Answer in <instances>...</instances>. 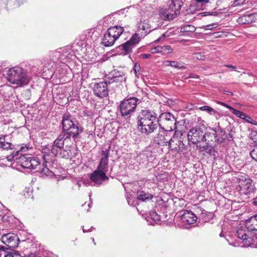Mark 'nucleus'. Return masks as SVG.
Listing matches in <instances>:
<instances>
[{"mask_svg":"<svg viewBox=\"0 0 257 257\" xmlns=\"http://www.w3.org/2000/svg\"><path fill=\"white\" fill-rule=\"evenodd\" d=\"M63 133L61 134L50 147H45L42 149L43 158L46 163L53 161L64 148V142L70 138L74 140L78 138L83 131V127L68 113H65L62 121Z\"/></svg>","mask_w":257,"mask_h":257,"instance_id":"1","label":"nucleus"},{"mask_svg":"<svg viewBox=\"0 0 257 257\" xmlns=\"http://www.w3.org/2000/svg\"><path fill=\"white\" fill-rule=\"evenodd\" d=\"M137 28L138 34L133 35L128 41L121 45L124 54L132 52L133 48L139 43L141 38L154 30L150 26L147 20L140 21L137 24Z\"/></svg>","mask_w":257,"mask_h":257,"instance_id":"2","label":"nucleus"},{"mask_svg":"<svg viewBox=\"0 0 257 257\" xmlns=\"http://www.w3.org/2000/svg\"><path fill=\"white\" fill-rule=\"evenodd\" d=\"M30 78L26 69L22 67H13L10 69L8 73V81L12 84L20 86L27 85L30 82Z\"/></svg>","mask_w":257,"mask_h":257,"instance_id":"3","label":"nucleus"},{"mask_svg":"<svg viewBox=\"0 0 257 257\" xmlns=\"http://www.w3.org/2000/svg\"><path fill=\"white\" fill-rule=\"evenodd\" d=\"M237 182L238 185L236 190L240 195L250 197L254 194L255 188L250 178L246 176L240 175L238 176Z\"/></svg>","mask_w":257,"mask_h":257,"instance_id":"4","label":"nucleus"},{"mask_svg":"<svg viewBox=\"0 0 257 257\" xmlns=\"http://www.w3.org/2000/svg\"><path fill=\"white\" fill-rule=\"evenodd\" d=\"M124 32V28L121 26H115L109 28L104 35L102 44L105 47L112 46Z\"/></svg>","mask_w":257,"mask_h":257,"instance_id":"5","label":"nucleus"},{"mask_svg":"<svg viewBox=\"0 0 257 257\" xmlns=\"http://www.w3.org/2000/svg\"><path fill=\"white\" fill-rule=\"evenodd\" d=\"M51 59L47 61L45 64V67L48 70H50L51 74V76H53L55 74L57 76V73L59 72L57 65H59V62L63 63L65 59V56L61 54L59 51H54L51 53Z\"/></svg>","mask_w":257,"mask_h":257,"instance_id":"6","label":"nucleus"},{"mask_svg":"<svg viewBox=\"0 0 257 257\" xmlns=\"http://www.w3.org/2000/svg\"><path fill=\"white\" fill-rule=\"evenodd\" d=\"M51 59L47 61L45 64V67L48 70H50L51 74V76H53L55 74L57 76V73L59 72L57 65H59V62L63 63L65 59V56L61 54L59 51H54L51 53Z\"/></svg>","mask_w":257,"mask_h":257,"instance_id":"7","label":"nucleus"},{"mask_svg":"<svg viewBox=\"0 0 257 257\" xmlns=\"http://www.w3.org/2000/svg\"><path fill=\"white\" fill-rule=\"evenodd\" d=\"M139 99L135 97H132L125 99L121 101L119 105V109L122 116L130 117L135 112Z\"/></svg>","mask_w":257,"mask_h":257,"instance_id":"8","label":"nucleus"},{"mask_svg":"<svg viewBox=\"0 0 257 257\" xmlns=\"http://www.w3.org/2000/svg\"><path fill=\"white\" fill-rule=\"evenodd\" d=\"M176 119L170 112L162 113L159 119V125L165 132H171L176 130Z\"/></svg>","mask_w":257,"mask_h":257,"instance_id":"9","label":"nucleus"},{"mask_svg":"<svg viewBox=\"0 0 257 257\" xmlns=\"http://www.w3.org/2000/svg\"><path fill=\"white\" fill-rule=\"evenodd\" d=\"M183 134L181 132L175 130L174 135L169 139L168 146L170 150L175 153H180L186 150L185 145L183 143Z\"/></svg>","mask_w":257,"mask_h":257,"instance_id":"10","label":"nucleus"},{"mask_svg":"<svg viewBox=\"0 0 257 257\" xmlns=\"http://www.w3.org/2000/svg\"><path fill=\"white\" fill-rule=\"evenodd\" d=\"M19 163L23 168L35 170L36 172H39L42 167L39 159L30 154L21 155Z\"/></svg>","mask_w":257,"mask_h":257,"instance_id":"11","label":"nucleus"},{"mask_svg":"<svg viewBox=\"0 0 257 257\" xmlns=\"http://www.w3.org/2000/svg\"><path fill=\"white\" fill-rule=\"evenodd\" d=\"M181 6L177 2L171 1L169 8L167 10H160V17L165 20H172L180 12Z\"/></svg>","mask_w":257,"mask_h":257,"instance_id":"12","label":"nucleus"},{"mask_svg":"<svg viewBox=\"0 0 257 257\" xmlns=\"http://www.w3.org/2000/svg\"><path fill=\"white\" fill-rule=\"evenodd\" d=\"M105 80L109 84L115 83L117 86L120 83L125 82L126 79V73L122 69H115L106 75L105 77Z\"/></svg>","mask_w":257,"mask_h":257,"instance_id":"13","label":"nucleus"},{"mask_svg":"<svg viewBox=\"0 0 257 257\" xmlns=\"http://www.w3.org/2000/svg\"><path fill=\"white\" fill-rule=\"evenodd\" d=\"M204 132L201 126L196 125L192 127L188 132L187 138L189 142L197 144L203 141Z\"/></svg>","mask_w":257,"mask_h":257,"instance_id":"14","label":"nucleus"},{"mask_svg":"<svg viewBox=\"0 0 257 257\" xmlns=\"http://www.w3.org/2000/svg\"><path fill=\"white\" fill-rule=\"evenodd\" d=\"M180 215V221L181 226L185 228L189 229L196 223L197 217L194 213L190 210H184Z\"/></svg>","mask_w":257,"mask_h":257,"instance_id":"15","label":"nucleus"},{"mask_svg":"<svg viewBox=\"0 0 257 257\" xmlns=\"http://www.w3.org/2000/svg\"><path fill=\"white\" fill-rule=\"evenodd\" d=\"M159 125V119L158 117L152 119V120H148L143 123H139L138 124V128L140 130L143 134H150L153 133L156 130Z\"/></svg>","mask_w":257,"mask_h":257,"instance_id":"16","label":"nucleus"},{"mask_svg":"<svg viewBox=\"0 0 257 257\" xmlns=\"http://www.w3.org/2000/svg\"><path fill=\"white\" fill-rule=\"evenodd\" d=\"M1 239L2 242L9 248L17 247L20 242L19 238L17 234L12 232L3 234Z\"/></svg>","mask_w":257,"mask_h":257,"instance_id":"17","label":"nucleus"},{"mask_svg":"<svg viewBox=\"0 0 257 257\" xmlns=\"http://www.w3.org/2000/svg\"><path fill=\"white\" fill-rule=\"evenodd\" d=\"M108 82L104 81L95 83L92 86L95 95L100 98H103L108 95Z\"/></svg>","mask_w":257,"mask_h":257,"instance_id":"18","label":"nucleus"},{"mask_svg":"<svg viewBox=\"0 0 257 257\" xmlns=\"http://www.w3.org/2000/svg\"><path fill=\"white\" fill-rule=\"evenodd\" d=\"M245 229H246L245 224H244V226H241L238 227L236 232L237 235L239 238L242 240L244 245L249 246L253 242H255V238L253 236H249V234L247 233L249 232H248L247 230H246Z\"/></svg>","mask_w":257,"mask_h":257,"instance_id":"19","label":"nucleus"},{"mask_svg":"<svg viewBox=\"0 0 257 257\" xmlns=\"http://www.w3.org/2000/svg\"><path fill=\"white\" fill-rule=\"evenodd\" d=\"M245 227L250 235L257 240V215L250 217L245 221Z\"/></svg>","mask_w":257,"mask_h":257,"instance_id":"20","label":"nucleus"},{"mask_svg":"<svg viewBox=\"0 0 257 257\" xmlns=\"http://www.w3.org/2000/svg\"><path fill=\"white\" fill-rule=\"evenodd\" d=\"M157 117V114L152 110L145 109L141 110L137 117L138 124L148 120H152Z\"/></svg>","mask_w":257,"mask_h":257,"instance_id":"21","label":"nucleus"},{"mask_svg":"<svg viewBox=\"0 0 257 257\" xmlns=\"http://www.w3.org/2000/svg\"><path fill=\"white\" fill-rule=\"evenodd\" d=\"M89 178L91 181L94 183V185H100L104 181L108 179L106 174L96 170L90 175Z\"/></svg>","mask_w":257,"mask_h":257,"instance_id":"22","label":"nucleus"},{"mask_svg":"<svg viewBox=\"0 0 257 257\" xmlns=\"http://www.w3.org/2000/svg\"><path fill=\"white\" fill-rule=\"evenodd\" d=\"M211 132H207L204 134L203 142H207L209 144L211 142H217L220 143L222 141L217 137V131L213 128H210Z\"/></svg>","mask_w":257,"mask_h":257,"instance_id":"23","label":"nucleus"},{"mask_svg":"<svg viewBox=\"0 0 257 257\" xmlns=\"http://www.w3.org/2000/svg\"><path fill=\"white\" fill-rule=\"evenodd\" d=\"M169 141V136L165 135V131L160 132L154 139L155 143L162 146H167Z\"/></svg>","mask_w":257,"mask_h":257,"instance_id":"24","label":"nucleus"},{"mask_svg":"<svg viewBox=\"0 0 257 257\" xmlns=\"http://www.w3.org/2000/svg\"><path fill=\"white\" fill-rule=\"evenodd\" d=\"M257 14H249L244 15L237 19V22L239 24H246L255 22L256 20Z\"/></svg>","mask_w":257,"mask_h":257,"instance_id":"25","label":"nucleus"},{"mask_svg":"<svg viewBox=\"0 0 257 257\" xmlns=\"http://www.w3.org/2000/svg\"><path fill=\"white\" fill-rule=\"evenodd\" d=\"M199 109L201 111H206L210 115L214 116L217 120L219 119L221 116L220 113L208 105L201 106L199 107Z\"/></svg>","mask_w":257,"mask_h":257,"instance_id":"26","label":"nucleus"},{"mask_svg":"<svg viewBox=\"0 0 257 257\" xmlns=\"http://www.w3.org/2000/svg\"><path fill=\"white\" fill-rule=\"evenodd\" d=\"M138 199L142 201H148L151 200L154 195L145 190H140L137 193Z\"/></svg>","mask_w":257,"mask_h":257,"instance_id":"27","label":"nucleus"},{"mask_svg":"<svg viewBox=\"0 0 257 257\" xmlns=\"http://www.w3.org/2000/svg\"><path fill=\"white\" fill-rule=\"evenodd\" d=\"M61 157L65 159H70L75 156V154L73 149H71L70 147L66 146L63 148L59 153Z\"/></svg>","mask_w":257,"mask_h":257,"instance_id":"28","label":"nucleus"},{"mask_svg":"<svg viewBox=\"0 0 257 257\" xmlns=\"http://www.w3.org/2000/svg\"><path fill=\"white\" fill-rule=\"evenodd\" d=\"M163 65L166 67L171 66L179 69H185L186 68V67L184 66L183 63L176 61H165L163 62Z\"/></svg>","mask_w":257,"mask_h":257,"instance_id":"29","label":"nucleus"},{"mask_svg":"<svg viewBox=\"0 0 257 257\" xmlns=\"http://www.w3.org/2000/svg\"><path fill=\"white\" fill-rule=\"evenodd\" d=\"M196 31L195 26L192 25H185L180 28V32L184 35H188V33H193Z\"/></svg>","mask_w":257,"mask_h":257,"instance_id":"30","label":"nucleus"},{"mask_svg":"<svg viewBox=\"0 0 257 257\" xmlns=\"http://www.w3.org/2000/svg\"><path fill=\"white\" fill-rule=\"evenodd\" d=\"M97 171L104 173L106 174L108 170V161L105 160H100V162L97 166Z\"/></svg>","mask_w":257,"mask_h":257,"instance_id":"31","label":"nucleus"},{"mask_svg":"<svg viewBox=\"0 0 257 257\" xmlns=\"http://www.w3.org/2000/svg\"><path fill=\"white\" fill-rule=\"evenodd\" d=\"M147 220L149 219L152 220L156 223H159L161 221V218L160 215L154 211H151L150 212L149 215L148 216Z\"/></svg>","mask_w":257,"mask_h":257,"instance_id":"32","label":"nucleus"},{"mask_svg":"<svg viewBox=\"0 0 257 257\" xmlns=\"http://www.w3.org/2000/svg\"><path fill=\"white\" fill-rule=\"evenodd\" d=\"M200 148L201 151H205L211 156H215V150L213 147L207 144L205 146H200Z\"/></svg>","mask_w":257,"mask_h":257,"instance_id":"33","label":"nucleus"},{"mask_svg":"<svg viewBox=\"0 0 257 257\" xmlns=\"http://www.w3.org/2000/svg\"><path fill=\"white\" fill-rule=\"evenodd\" d=\"M12 144L9 142H5V138H0V149L3 150L12 149Z\"/></svg>","mask_w":257,"mask_h":257,"instance_id":"34","label":"nucleus"},{"mask_svg":"<svg viewBox=\"0 0 257 257\" xmlns=\"http://www.w3.org/2000/svg\"><path fill=\"white\" fill-rule=\"evenodd\" d=\"M44 162L45 163V166H44V164H43V168L39 170L40 171V174L42 176H51L52 174V172L48 169V168L46 166V164L47 163H46L44 161Z\"/></svg>","mask_w":257,"mask_h":257,"instance_id":"35","label":"nucleus"},{"mask_svg":"<svg viewBox=\"0 0 257 257\" xmlns=\"http://www.w3.org/2000/svg\"><path fill=\"white\" fill-rule=\"evenodd\" d=\"M27 71V74L30 76V80H31L33 76H35L38 74V68L36 66H32Z\"/></svg>","mask_w":257,"mask_h":257,"instance_id":"36","label":"nucleus"},{"mask_svg":"<svg viewBox=\"0 0 257 257\" xmlns=\"http://www.w3.org/2000/svg\"><path fill=\"white\" fill-rule=\"evenodd\" d=\"M173 50V49L172 48L171 46L165 45L162 46V49H161V54L162 55L169 54L171 53Z\"/></svg>","mask_w":257,"mask_h":257,"instance_id":"37","label":"nucleus"},{"mask_svg":"<svg viewBox=\"0 0 257 257\" xmlns=\"http://www.w3.org/2000/svg\"><path fill=\"white\" fill-rule=\"evenodd\" d=\"M8 249L5 246H1V256L2 257H15L13 255L12 251H8L6 250Z\"/></svg>","mask_w":257,"mask_h":257,"instance_id":"38","label":"nucleus"},{"mask_svg":"<svg viewBox=\"0 0 257 257\" xmlns=\"http://www.w3.org/2000/svg\"><path fill=\"white\" fill-rule=\"evenodd\" d=\"M127 200L130 205L136 206L138 205V201L139 200L138 199V196L136 198L131 196L127 199Z\"/></svg>","mask_w":257,"mask_h":257,"instance_id":"39","label":"nucleus"},{"mask_svg":"<svg viewBox=\"0 0 257 257\" xmlns=\"http://www.w3.org/2000/svg\"><path fill=\"white\" fill-rule=\"evenodd\" d=\"M195 2L198 6L200 5L201 9L203 10L205 9L206 4L209 3V0H195Z\"/></svg>","mask_w":257,"mask_h":257,"instance_id":"40","label":"nucleus"},{"mask_svg":"<svg viewBox=\"0 0 257 257\" xmlns=\"http://www.w3.org/2000/svg\"><path fill=\"white\" fill-rule=\"evenodd\" d=\"M102 157L100 160H108V157L109 155V150L105 149L101 151Z\"/></svg>","mask_w":257,"mask_h":257,"instance_id":"41","label":"nucleus"},{"mask_svg":"<svg viewBox=\"0 0 257 257\" xmlns=\"http://www.w3.org/2000/svg\"><path fill=\"white\" fill-rule=\"evenodd\" d=\"M252 159L257 162V145L254 146V148L250 153Z\"/></svg>","mask_w":257,"mask_h":257,"instance_id":"42","label":"nucleus"},{"mask_svg":"<svg viewBox=\"0 0 257 257\" xmlns=\"http://www.w3.org/2000/svg\"><path fill=\"white\" fill-rule=\"evenodd\" d=\"M162 49L161 46H157L150 48V52L152 53H160L161 49Z\"/></svg>","mask_w":257,"mask_h":257,"instance_id":"43","label":"nucleus"},{"mask_svg":"<svg viewBox=\"0 0 257 257\" xmlns=\"http://www.w3.org/2000/svg\"><path fill=\"white\" fill-rule=\"evenodd\" d=\"M217 26V24L216 23L207 25L202 26V28L205 30H211L213 28H216Z\"/></svg>","mask_w":257,"mask_h":257,"instance_id":"44","label":"nucleus"},{"mask_svg":"<svg viewBox=\"0 0 257 257\" xmlns=\"http://www.w3.org/2000/svg\"><path fill=\"white\" fill-rule=\"evenodd\" d=\"M140 66L139 65H137V64H136L134 66V68H133V70L135 72V75H136V76L137 77V78H139V72H140Z\"/></svg>","mask_w":257,"mask_h":257,"instance_id":"45","label":"nucleus"},{"mask_svg":"<svg viewBox=\"0 0 257 257\" xmlns=\"http://www.w3.org/2000/svg\"><path fill=\"white\" fill-rule=\"evenodd\" d=\"M244 120L249 123L252 124L254 125H257V123L255 122L254 120H253V119L247 115H246L245 118H244Z\"/></svg>","mask_w":257,"mask_h":257,"instance_id":"46","label":"nucleus"},{"mask_svg":"<svg viewBox=\"0 0 257 257\" xmlns=\"http://www.w3.org/2000/svg\"><path fill=\"white\" fill-rule=\"evenodd\" d=\"M231 111L233 114H234L237 117L240 118V114H241L242 111L236 110V109H234V108H233V109H232Z\"/></svg>","mask_w":257,"mask_h":257,"instance_id":"47","label":"nucleus"},{"mask_svg":"<svg viewBox=\"0 0 257 257\" xmlns=\"http://www.w3.org/2000/svg\"><path fill=\"white\" fill-rule=\"evenodd\" d=\"M245 0H236L234 2L235 6H241L244 4Z\"/></svg>","mask_w":257,"mask_h":257,"instance_id":"48","label":"nucleus"},{"mask_svg":"<svg viewBox=\"0 0 257 257\" xmlns=\"http://www.w3.org/2000/svg\"><path fill=\"white\" fill-rule=\"evenodd\" d=\"M218 104H219L228 109H229L230 110H232V109H233V107H231V106L228 105L227 104L224 103V102H221V101H218L217 102Z\"/></svg>","mask_w":257,"mask_h":257,"instance_id":"49","label":"nucleus"},{"mask_svg":"<svg viewBox=\"0 0 257 257\" xmlns=\"http://www.w3.org/2000/svg\"><path fill=\"white\" fill-rule=\"evenodd\" d=\"M151 56L150 54H142L140 55L139 57L141 59H145L150 58Z\"/></svg>","mask_w":257,"mask_h":257,"instance_id":"50","label":"nucleus"},{"mask_svg":"<svg viewBox=\"0 0 257 257\" xmlns=\"http://www.w3.org/2000/svg\"><path fill=\"white\" fill-rule=\"evenodd\" d=\"M185 79H188L189 78H198V76L197 74L191 73L190 74L189 76H184Z\"/></svg>","mask_w":257,"mask_h":257,"instance_id":"51","label":"nucleus"},{"mask_svg":"<svg viewBox=\"0 0 257 257\" xmlns=\"http://www.w3.org/2000/svg\"><path fill=\"white\" fill-rule=\"evenodd\" d=\"M29 149V147L27 146H22L20 148V149L19 150L20 152H26L27 151H28Z\"/></svg>","mask_w":257,"mask_h":257,"instance_id":"52","label":"nucleus"},{"mask_svg":"<svg viewBox=\"0 0 257 257\" xmlns=\"http://www.w3.org/2000/svg\"><path fill=\"white\" fill-rule=\"evenodd\" d=\"M203 16H208V15H216L217 13L216 12H204L202 13Z\"/></svg>","mask_w":257,"mask_h":257,"instance_id":"53","label":"nucleus"},{"mask_svg":"<svg viewBox=\"0 0 257 257\" xmlns=\"http://www.w3.org/2000/svg\"><path fill=\"white\" fill-rule=\"evenodd\" d=\"M164 175L163 174H158L157 175H156V177L158 180H163L164 179L163 177V176Z\"/></svg>","mask_w":257,"mask_h":257,"instance_id":"54","label":"nucleus"},{"mask_svg":"<svg viewBox=\"0 0 257 257\" xmlns=\"http://www.w3.org/2000/svg\"><path fill=\"white\" fill-rule=\"evenodd\" d=\"M166 37V35L164 34L161 37H159L157 40L155 41V42L158 43L161 41L162 39H164Z\"/></svg>","mask_w":257,"mask_h":257,"instance_id":"55","label":"nucleus"},{"mask_svg":"<svg viewBox=\"0 0 257 257\" xmlns=\"http://www.w3.org/2000/svg\"><path fill=\"white\" fill-rule=\"evenodd\" d=\"M12 252H13V255L15 257H19V256H20V254L19 253V252L18 251H13Z\"/></svg>","mask_w":257,"mask_h":257,"instance_id":"56","label":"nucleus"},{"mask_svg":"<svg viewBox=\"0 0 257 257\" xmlns=\"http://www.w3.org/2000/svg\"><path fill=\"white\" fill-rule=\"evenodd\" d=\"M14 159V156H12V155L7 157V160L10 162H12Z\"/></svg>","mask_w":257,"mask_h":257,"instance_id":"57","label":"nucleus"},{"mask_svg":"<svg viewBox=\"0 0 257 257\" xmlns=\"http://www.w3.org/2000/svg\"><path fill=\"white\" fill-rule=\"evenodd\" d=\"M20 152L19 150L17 151H14L13 153L12 154V156H14V157H17L18 156L19 153Z\"/></svg>","mask_w":257,"mask_h":257,"instance_id":"58","label":"nucleus"},{"mask_svg":"<svg viewBox=\"0 0 257 257\" xmlns=\"http://www.w3.org/2000/svg\"><path fill=\"white\" fill-rule=\"evenodd\" d=\"M246 115V114L245 113L242 112L241 114H240V118L244 120V118H245Z\"/></svg>","mask_w":257,"mask_h":257,"instance_id":"59","label":"nucleus"},{"mask_svg":"<svg viewBox=\"0 0 257 257\" xmlns=\"http://www.w3.org/2000/svg\"><path fill=\"white\" fill-rule=\"evenodd\" d=\"M94 136V133L92 131H90L88 133V137L89 138H93Z\"/></svg>","mask_w":257,"mask_h":257,"instance_id":"60","label":"nucleus"},{"mask_svg":"<svg viewBox=\"0 0 257 257\" xmlns=\"http://www.w3.org/2000/svg\"><path fill=\"white\" fill-rule=\"evenodd\" d=\"M3 161H5L4 159L0 160V166L1 167H4L6 166V165L3 162Z\"/></svg>","mask_w":257,"mask_h":257,"instance_id":"61","label":"nucleus"},{"mask_svg":"<svg viewBox=\"0 0 257 257\" xmlns=\"http://www.w3.org/2000/svg\"><path fill=\"white\" fill-rule=\"evenodd\" d=\"M225 66L228 67V68H232L233 69H235L236 68V66H233V65H225Z\"/></svg>","mask_w":257,"mask_h":257,"instance_id":"62","label":"nucleus"},{"mask_svg":"<svg viewBox=\"0 0 257 257\" xmlns=\"http://www.w3.org/2000/svg\"><path fill=\"white\" fill-rule=\"evenodd\" d=\"M252 203L254 205L257 206V196L253 199Z\"/></svg>","mask_w":257,"mask_h":257,"instance_id":"63","label":"nucleus"},{"mask_svg":"<svg viewBox=\"0 0 257 257\" xmlns=\"http://www.w3.org/2000/svg\"><path fill=\"white\" fill-rule=\"evenodd\" d=\"M18 4V6H20L21 4L23 3L24 0H16Z\"/></svg>","mask_w":257,"mask_h":257,"instance_id":"64","label":"nucleus"}]
</instances>
